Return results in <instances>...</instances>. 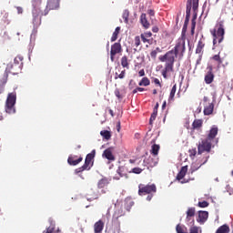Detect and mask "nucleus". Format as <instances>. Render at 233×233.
I'll return each instance as SVG.
<instances>
[{
  "label": "nucleus",
  "mask_w": 233,
  "mask_h": 233,
  "mask_svg": "<svg viewBox=\"0 0 233 233\" xmlns=\"http://www.w3.org/2000/svg\"><path fill=\"white\" fill-rule=\"evenodd\" d=\"M219 132V128H218V126H212L207 137L202 139L198 145V154L201 155L204 152H207L208 154L210 153V150L214 148L213 143L218 145L219 143V138H216V136H218V133Z\"/></svg>",
  "instance_id": "f257e3e1"
},
{
  "label": "nucleus",
  "mask_w": 233,
  "mask_h": 233,
  "mask_svg": "<svg viewBox=\"0 0 233 233\" xmlns=\"http://www.w3.org/2000/svg\"><path fill=\"white\" fill-rule=\"evenodd\" d=\"M177 55L174 50L167 51L165 55L158 57L161 63H166L165 67L162 70V76L164 79H167L168 72H174V63H176Z\"/></svg>",
  "instance_id": "f03ea898"
},
{
  "label": "nucleus",
  "mask_w": 233,
  "mask_h": 233,
  "mask_svg": "<svg viewBox=\"0 0 233 233\" xmlns=\"http://www.w3.org/2000/svg\"><path fill=\"white\" fill-rule=\"evenodd\" d=\"M32 14L34 25L39 26L41 25V17H43V15H48V9L46 8L43 11V9H41V2H39L34 5Z\"/></svg>",
  "instance_id": "7ed1b4c3"
},
{
  "label": "nucleus",
  "mask_w": 233,
  "mask_h": 233,
  "mask_svg": "<svg viewBox=\"0 0 233 233\" xmlns=\"http://www.w3.org/2000/svg\"><path fill=\"white\" fill-rule=\"evenodd\" d=\"M17 101V93L13 92L7 95L5 100V112L6 114H15V103Z\"/></svg>",
  "instance_id": "20e7f679"
},
{
  "label": "nucleus",
  "mask_w": 233,
  "mask_h": 233,
  "mask_svg": "<svg viewBox=\"0 0 233 233\" xmlns=\"http://www.w3.org/2000/svg\"><path fill=\"white\" fill-rule=\"evenodd\" d=\"M94 157H96V149H93L91 153L86 155L84 165L75 170L76 174L90 170V167L94 165Z\"/></svg>",
  "instance_id": "39448f33"
},
{
  "label": "nucleus",
  "mask_w": 233,
  "mask_h": 233,
  "mask_svg": "<svg viewBox=\"0 0 233 233\" xmlns=\"http://www.w3.org/2000/svg\"><path fill=\"white\" fill-rule=\"evenodd\" d=\"M125 210H123V208H120L118 209H116L113 214L112 218V227L114 230H116L117 233L121 232V222L119 221V218H123L125 216Z\"/></svg>",
  "instance_id": "423d86ee"
},
{
  "label": "nucleus",
  "mask_w": 233,
  "mask_h": 233,
  "mask_svg": "<svg viewBox=\"0 0 233 233\" xmlns=\"http://www.w3.org/2000/svg\"><path fill=\"white\" fill-rule=\"evenodd\" d=\"M211 34L213 35V45L216 46L218 43H223V40L225 39V27L223 24H218V29H214L211 31Z\"/></svg>",
  "instance_id": "0eeeda50"
},
{
  "label": "nucleus",
  "mask_w": 233,
  "mask_h": 233,
  "mask_svg": "<svg viewBox=\"0 0 233 233\" xmlns=\"http://www.w3.org/2000/svg\"><path fill=\"white\" fill-rule=\"evenodd\" d=\"M171 50L174 51V54H176L179 59H183V56H185V50H187L185 47V37L182 36L178 38L174 49Z\"/></svg>",
  "instance_id": "6e6552de"
},
{
  "label": "nucleus",
  "mask_w": 233,
  "mask_h": 233,
  "mask_svg": "<svg viewBox=\"0 0 233 233\" xmlns=\"http://www.w3.org/2000/svg\"><path fill=\"white\" fill-rule=\"evenodd\" d=\"M157 187L154 184L152 185H143L139 184L138 186V196H147V194H152V192L156 193Z\"/></svg>",
  "instance_id": "1a4fd4ad"
},
{
  "label": "nucleus",
  "mask_w": 233,
  "mask_h": 233,
  "mask_svg": "<svg viewBox=\"0 0 233 233\" xmlns=\"http://www.w3.org/2000/svg\"><path fill=\"white\" fill-rule=\"evenodd\" d=\"M121 52H123V47L121 46V43L116 42L111 46L110 59L112 63L116 61V56H117V54H121Z\"/></svg>",
  "instance_id": "9d476101"
},
{
  "label": "nucleus",
  "mask_w": 233,
  "mask_h": 233,
  "mask_svg": "<svg viewBox=\"0 0 233 233\" xmlns=\"http://www.w3.org/2000/svg\"><path fill=\"white\" fill-rule=\"evenodd\" d=\"M214 68L212 67V66H209L208 67V72L205 75L204 77V81L206 83V85H212V83H214V72H213Z\"/></svg>",
  "instance_id": "9b49d317"
},
{
  "label": "nucleus",
  "mask_w": 233,
  "mask_h": 233,
  "mask_svg": "<svg viewBox=\"0 0 233 233\" xmlns=\"http://www.w3.org/2000/svg\"><path fill=\"white\" fill-rule=\"evenodd\" d=\"M81 161H83V157H79L77 158V156H76V155H70L67 158V163L71 167H76V165H79V163H81Z\"/></svg>",
  "instance_id": "f8f14e48"
},
{
  "label": "nucleus",
  "mask_w": 233,
  "mask_h": 233,
  "mask_svg": "<svg viewBox=\"0 0 233 233\" xmlns=\"http://www.w3.org/2000/svg\"><path fill=\"white\" fill-rule=\"evenodd\" d=\"M199 8V0H187L186 10L196 12Z\"/></svg>",
  "instance_id": "ddd939ff"
},
{
  "label": "nucleus",
  "mask_w": 233,
  "mask_h": 233,
  "mask_svg": "<svg viewBox=\"0 0 233 233\" xmlns=\"http://www.w3.org/2000/svg\"><path fill=\"white\" fill-rule=\"evenodd\" d=\"M60 0H47L46 9L50 12V10H57L59 8Z\"/></svg>",
  "instance_id": "4468645a"
},
{
  "label": "nucleus",
  "mask_w": 233,
  "mask_h": 233,
  "mask_svg": "<svg viewBox=\"0 0 233 233\" xmlns=\"http://www.w3.org/2000/svg\"><path fill=\"white\" fill-rule=\"evenodd\" d=\"M214 112V103L206 102L204 105V116H211Z\"/></svg>",
  "instance_id": "2eb2a0df"
},
{
  "label": "nucleus",
  "mask_w": 233,
  "mask_h": 233,
  "mask_svg": "<svg viewBox=\"0 0 233 233\" xmlns=\"http://www.w3.org/2000/svg\"><path fill=\"white\" fill-rule=\"evenodd\" d=\"M16 66L15 64H8L6 68H5V72L9 73V74H13V76H17V74H19V72H21V69H16Z\"/></svg>",
  "instance_id": "dca6fc26"
},
{
  "label": "nucleus",
  "mask_w": 233,
  "mask_h": 233,
  "mask_svg": "<svg viewBox=\"0 0 233 233\" xmlns=\"http://www.w3.org/2000/svg\"><path fill=\"white\" fill-rule=\"evenodd\" d=\"M203 48H205V37L202 35L197 45L196 54H200L203 56Z\"/></svg>",
  "instance_id": "f3484780"
},
{
  "label": "nucleus",
  "mask_w": 233,
  "mask_h": 233,
  "mask_svg": "<svg viewBox=\"0 0 233 233\" xmlns=\"http://www.w3.org/2000/svg\"><path fill=\"white\" fill-rule=\"evenodd\" d=\"M103 228H105L103 220H98L94 224V233H103Z\"/></svg>",
  "instance_id": "a211bd4d"
},
{
  "label": "nucleus",
  "mask_w": 233,
  "mask_h": 233,
  "mask_svg": "<svg viewBox=\"0 0 233 233\" xmlns=\"http://www.w3.org/2000/svg\"><path fill=\"white\" fill-rule=\"evenodd\" d=\"M103 157H106L108 161H116V157L112 154V147H108L103 152Z\"/></svg>",
  "instance_id": "6ab92c4d"
},
{
  "label": "nucleus",
  "mask_w": 233,
  "mask_h": 233,
  "mask_svg": "<svg viewBox=\"0 0 233 233\" xmlns=\"http://www.w3.org/2000/svg\"><path fill=\"white\" fill-rule=\"evenodd\" d=\"M141 40L143 43H147L148 45H151L152 39V32H146L140 35Z\"/></svg>",
  "instance_id": "aec40b11"
},
{
  "label": "nucleus",
  "mask_w": 233,
  "mask_h": 233,
  "mask_svg": "<svg viewBox=\"0 0 233 233\" xmlns=\"http://www.w3.org/2000/svg\"><path fill=\"white\" fill-rule=\"evenodd\" d=\"M208 219V211H199L198 212V218L197 221L198 223H205Z\"/></svg>",
  "instance_id": "412c9836"
},
{
  "label": "nucleus",
  "mask_w": 233,
  "mask_h": 233,
  "mask_svg": "<svg viewBox=\"0 0 233 233\" xmlns=\"http://www.w3.org/2000/svg\"><path fill=\"white\" fill-rule=\"evenodd\" d=\"M132 207H134V200L130 198H127L124 200V208L127 210V212H130Z\"/></svg>",
  "instance_id": "4be33fe9"
},
{
  "label": "nucleus",
  "mask_w": 233,
  "mask_h": 233,
  "mask_svg": "<svg viewBox=\"0 0 233 233\" xmlns=\"http://www.w3.org/2000/svg\"><path fill=\"white\" fill-rule=\"evenodd\" d=\"M188 172V166H184L181 167L180 171L177 175V181H181L185 176H187V173Z\"/></svg>",
  "instance_id": "5701e85b"
},
{
  "label": "nucleus",
  "mask_w": 233,
  "mask_h": 233,
  "mask_svg": "<svg viewBox=\"0 0 233 233\" xmlns=\"http://www.w3.org/2000/svg\"><path fill=\"white\" fill-rule=\"evenodd\" d=\"M23 59H24L23 56H17L15 57L13 65H16L15 66L16 70H22V68H23Z\"/></svg>",
  "instance_id": "b1692460"
},
{
  "label": "nucleus",
  "mask_w": 233,
  "mask_h": 233,
  "mask_svg": "<svg viewBox=\"0 0 233 233\" xmlns=\"http://www.w3.org/2000/svg\"><path fill=\"white\" fill-rule=\"evenodd\" d=\"M140 23L142 25V26L147 30V28H150V23L148 22V20L147 19V14L143 13L140 15Z\"/></svg>",
  "instance_id": "393cba45"
},
{
  "label": "nucleus",
  "mask_w": 233,
  "mask_h": 233,
  "mask_svg": "<svg viewBox=\"0 0 233 233\" xmlns=\"http://www.w3.org/2000/svg\"><path fill=\"white\" fill-rule=\"evenodd\" d=\"M119 177H126V179L128 178L127 169L125 166H120L118 169L116 170Z\"/></svg>",
  "instance_id": "a878e982"
},
{
  "label": "nucleus",
  "mask_w": 233,
  "mask_h": 233,
  "mask_svg": "<svg viewBox=\"0 0 233 233\" xmlns=\"http://www.w3.org/2000/svg\"><path fill=\"white\" fill-rule=\"evenodd\" d=\"M120 64L122 68H127L128 70L130 68V60L128 59V56H124L120 59Z\"/></svg>",
  "instance_id": "bb28decb"
},
{
  "label": "nucleus",
  "mask_w": 233,
  "mask_h": 233,
  "mask_svg": "<svg viewBox=\"0 0 233 233\" xmlns=\"http://www.w3.org/2000/svg\"><path fill=\"white\" fill-rule=\"evenodd\" d=\"M203 128V120L195 119L192 123V130H201Z\"/></svg>",
  "instance_id": "cd10ccee"
},
{
  "label": "nucleus",
  "mask_w": 233,
  "mask_h": 233,
  "mask_svg": "<svg viewBox=\"0 0 233 233\" xmlns=\"http://www.w3.org/2000/svg\"><path fill=\"white\" fill-rule=\"evenodd\" d=\"M95 199H99V194L91 189L87 194V201H94Z\"/></svg>",
  "instance_id": "c85d7f7f"
},
{
  "label": "nucleus",
  "mask_w": 233,
  "mask_h": 233,
  "mask_svg": "<svg viewBox=\"0 0 233 233\" xmlns=\"http://www.w3.org/2000/svg\"><path fill=\"white\" fill-rule=\"evenodd\" d=\"M215 233H230V228L228 225L224 224L220 226Z\"/></svg>",
  "instance_id": "c756f323"
},
{
  "label": "nucleus",
  "mask_w": 233,
  "mask_h": 233,
  "mask_svg": "<svg viewBox=\"0 0 233 233\" xmlns=\"http://www.w3.org/2000/svg\"><path fill=\"white\" fill-rule=\"evenodd\" d=\"M110 181L106 177H103L100 179L97 183L98 188H105V187H107L109 185Z\"/></svg>",
  "instance_id": "7c9ffc66"
},
{
  "label": "nucleus",
  "mask_w": 233,
  "mask_h": 233,
  "mask_svg": "<svg viewBox=\"0 0 233 233\" xmlns=\"http://www.w3.org/2000/svg\"><path fill=\"white\" fill-rule=\"evenodd\" d=\"M8 74H10V73L7 71H5L0 76V84L4 85V86H5V85H6L7 81H8Z\"/></svg>",
  "instance_id": "2f4dec72"
},
{
  "label": "nucleus",
  "mask_w": 233,
  "mask_h": 233,
  "mask_svg": "<svg viewBox=\"0 0 233 233\" xmlns=\"http://www.w3.org/2000/svg\"><path fill=\"white\" fill-rule=\"evenodd\" d=\"M100 136H102V137H104V139H106V141H110V139L112 138V133H110V131H108V130L101 131Z\"/></svg>",
  "instance_id": "473e14b6"
},
{
  "label": "nucleus",
  "mask_w": 233,
  "mask_h": 233,
  "mask_svg": "<svg viewBox=\"0 0 233 233\" xmlns=\"http://www.w3.org/2000/svg\"><path fill=\"white\" fill-rule=\"evenodd\" d=\"M120 32H121V27L120 26L116 27V29L111 36L112 43H114V41H117V36L119 35Z\"/></svg>",
  "instance_id": "72a5a7b5"
},
{
  "label": "nucleus",
  "mask_w": 233,
  "mask_h": 233,
  "mask_svg": "<svg viewBox=\"0 0 233 233\" xmlns=\"http://www.w3.org/2000/svg\"><path fill=\"white\" fill-rule=\"evenodd\" d=\"M220 53H218V55H214L211 59L213 61H216V63H218V67L219 68V66H221V65H223V59L221 58V56H219Z\"/></svg>",
  "instance_id": "f704fd0d"
},
{
  "label": "nucleus",
  "mask_w": 233,
  "mask_h": 233,
  "mask_svg": "<svg viewBox=\"0 0 233 233\" xmlns=\"http://www.w3.org/2000/svg\"><path fill=\"white\" fill-rule=\"evenodd\" d=\"M49 223H50V227H48L46 228V233H54V232H56V222H54V220L50 219Z\"/></svg>",
  "instance_id": "c9c22d12"
},
{
  "label": "nucleus",
  "mask_w": 233,
  "mask_h": 233,
  "mask_svg": "<svg viewBox=\"0 0 233 233\" xmlns=\"http://www.w3.org/2000/svg\"><path fill=\"white\" fill-rule=\"evenodd\" d=\"M126 76H127V70L124 69V70L121 71L120 74L117 73V72L115 73V79L116 80H117V79H125Z\"/></svg>",
  "instance_id": "e433bc0d"
},
{
  "label": "nucleus",
  "mask_w": 233,
  "mask_h": 233,
  "mask_svg": "<svg viewBox=\"0 0 233 233\" xmlns=\"http://www.w3.org/2000/svg\"><path fill=\"white\" fill-rule=\"evenodd\" d=\"M159 148H160L159 145L154 144L151 147V154L153 156H157V154H159Z\"/></svg>",
  "instance_id": "4c0bfd02"
},
{
  "label": "nucleus",
  "mask_w": 233,
  "mask_h": 233,
  "mask_svg": "<svg viewBox=\"0 0 233 233\" xmlns=\"http://www.w3.org/2000/svg\"><path fill=\"white\" fill-rule=\"evenodd\" d=\"M138 85L139 86H148L150 85V80L148 77H143Z\"/></svg>",
  "instance_id": "58836bf2"
},
{
  "label": "nucleus",
  "mask_w": 233,
  "mask_h": 233,
  "mask_svg": "<svg viewBox=\"0 0 233 233\" xmlns=\"http://www.w3.org/2000/svg\"><path fill=\"white\" fill-rule=\"evenodd\" d=\"M177 90V86L175 84L173 87L171 88L170 94H169V101L174 100V96H176V91Z\"/></svg>",
  "instance_id": "ea45409f"
},
{
  "label": "nucleus",
  "mask_w": 233,
  "mask_h": 233,
  "mask_svg": "<svg viewBox=\"0 0 233 233\" xmlns=\"http://www.w3.org/2000/svg\"><path fill=\"white\" fill-rule=\"evenodd\" d=\"M122 17H123L125 23L128 24V17H130V11L125 10L122 15Z\"/></svg>",
  "instance_id": "a19ab883"
},
{
  "label": "nucleus",
  "mask_w": 233,
  "mask_h": 233,
  "mask_svg": "<svg viewBox=\"0 0 233 233\" xmlns=\"http://www.w3.org/2000/svg\"><path fill=\"white\" fill-rule=\"evenodd\" d=\"M187 216L194 218V216H196V208H188Z\"/></svg>",
  "instance_id": "79ce46f5"
},
{
  "label": "nucleus",
  "mask_w": 233,
  "mask_h": 233,
  "mask_svg": "<svg viewBox=\"0 0 233 233\" xmlns=\"http://www.w3.org/2000/svg\"><path fill=\"white\" fill-rule=\"evenodd\" d=\"M156 117H157V111L153 109V113L151 114L150 119H149V125H152V123L156 121Z\"/></svg>",
  "instance_id": "37998d69"
},
{
  "label": "nucleus",
  "mask_w": 233,
  "mask_h": 233,
  "mask_svg": "<svg viewBox=\"0 0 233 233\" xmlns=\"http://www.w3.org/2000/svg\"><path fill=\"white\" fill-rule=\"evenodd\" d=\"M190 10L186 9V19H185V25H188L189 21H190Z\"/></svg>",
  "instance_id": "c03bdc74"
},
{
  "label": "nucleus",
  "mask_w": 233,
  "mask_h": 233,
  "mask_svg": "<svg viewBox=\"0 0 233 233\" xmlns=\"http://www.w3.org/2000/svg\"><path fill=\"white\" fill-rule=\"evenodd\" d=\"M134 45L137 48L141 46V36H135Z\"/></svg>",
  "instance_id": "a18cd8bd"
},
{
  "label": "nucleus",
  "mask_w": 233,
  "mask_h": 233,
  "mask_svg": "<svg viewBox=\"0 0 233 233\" xmlns=\"http://www.w3.org/2000/svg\"><path fill=\"white\" fill-rule=\"evenodd\" d=\"M198 9H197L196 11H193L194 15H193V18L191 20V25H196V20L198 19Z\"/></svg>",
  "instance_id": "49530a36"
},
{
  "label": "nucleus",
  "mask_w": 233,
  "mask_h": 233,
  "mask_svg": "<svg viewBox=\"0 0 233 233\" xmlns=\"http://www.w3.org/2000/svg\"><path fill=\"white\" fill-rule=\"evenodd\" d=\"M189 233H199V228L193 226L189 228Z\"/></svg>",
  "instance_id": "de8ad7c7"
},
{
  "label": "nucleus",
  "mask_w": 233,
  "mask_h": 233,
  "mask_svg": "<svg viewBox=\"0 0 233 233\" xmlns=\"http://www.w3.org/2000/svg\"><path fill=\"white\" fill-rule=\"evenodd\" d=\"M198 207L200 208H207V207H208V203L207 201H202V202H198Z\"/></svg>",
  "instance_id": "09e8293b"
},
{
  "label": "nucleus",
  "mask_w": 233,
  "mask_h": 233,
  "mask_svg": "<svg viewBox=\"0 0 233 233\" xmlns=\"http://www.w3.org/2000/svg\"><path fill=\"white\" fill-rule=\"evenodd\" d=\"M202 165H203V164H200L198 167H196V166L192 165V167H191V168H190L191 174H194V172H196V170H199V168H201V166H202Z\"/></svg>",
  "instance_id": "8fccbe9b"
},
{
  "label": "nucleus",
  "mask_w": 233,
  "mask_h": 233,
  "mask_svg": "<svg viewBox=\"0 0 233 233\" xmlns=\"http://www.w3.org/2000/svg\"><path fill=\"white\" fill-rule=\"evenodd\" d=\"M133 174H141L143 172V169L141 167H134L132 169Z\"/></svg>",
  "instance_id": "3c124183"
},
{
  "label": "nucleus",
  "mask_w": 233,
  "mask_h": 233,
  "mask_svg": "<svg viewBox=\"0 0 233 233\" xmlns=\"http://www.w3.org/2000/svg\"><path fill=\"white\" fill-rule=\"evenodd\" d=\"M115 96L116 97H117V99H123V96L121 95V92L119 91V89L115 90Z\"/></svg>",
  "instance_id": "603ef678"
},
{
  "label": "nucleus",
  "mask_w": 233,
  "mask_h": 233,
  "mask_svg": "<svg viewBox=\"0 0 233 233\" xmlns=\"http://www.w3.org/2000/svg\"><path fill=\"white\" fill-rule=\"evenodd\" d=\"M186 221H187V223L194 224V217H188V215H187Z\"/></svg>",
  "instance_id": "864d4df0"
},
{
  "label": "nucleus",
  "mask_w": 233,
  "mask_h": 233,
  "mask_svg": "<svg viewBox=\"0 0 233 233\" xmlns=\"http://www.w3.org/2000/svg\"><path fill=\"white\" fill-rule=\"evenodd\" d=\"M176 231H177V233H185V232H183V228L179 224L177 225Z\"/></svg>",
  "instance_id": "5fc2aeb1"
},
{
  "label": "nucleus",
  "mask_w": 233,
  "mask_h": 233,
  "mask_svg": "<svg viewBox=\"0 0 233 233\" xmlns=\"http://www.w3.org/2000/svg\"><path fill=\"white\" fill-rule=\"evenodd\" d=\"M150 56L152 59H156L157 57V50L151 51Z\"/></svg>",
  "instance_id": "6e6d98bb"
},
{
  "label": "nucleus",
  "mask_w": 233,
  "mask_h": 233,
  "mask_svg": "<svg viewBox=\"0 0 233 233\" xmlns=\"http://www.w3.org/2000/svg\"><path fill=\"white\" fill-rule=\"evenodd\" d=\"M190 156H196L198 154V150L196 148L189 149Z\"/></svg>",
  "instance_id": "4d7b16f0"
},
{
  "label": "nucleus",
  "mask_w": 233,
  "mask_h": 233,
  "mask_svg": "<svg viewBox=\"0 0 233 233\" xmlns=\"http://www.w3.org/2000/svg\"><path fill=\"white\" fill-rule=\"evenodd\" d=\"M147 14H148L151 17H154V15H156V12L154 11V9H148V10H147Z\"/></svg>",
  "instance_id": "13d9d810"
},
{
  "label": "nucleus",
  "mask_w": 233,
  "mask_h": 233,
  "mask_svg": "<svg viewBox=\"0 0 233 233\" xmlns=\"http://www.w3.org/2000/svg\"><path fill=\"white\" fill-rule=\"evenodd\" d=\"M153 83H155V85H158V86L161 88V82L157 78H154Z\"/></svg>",
  "instance_id": "bf43d9fd"
},
{
  "label": "nucleus",
  "mask_w": 233,
  "mask_h": 233,
  "mask_svg": "<svg viewBox=\"0 0 233 233\" xmlns=\"http://www.w3.org/2000/svg\"><path fill=\"white\" fill-rule=\"evenodd\" d=\"M116 131L121 132V121L116 122Z\"/></svg>",
  "instance_id": "052dcab7"
},
{
  "label": "nucleus",
  "mask_w": 233,
  "mask_h": 233,
  "mask_svg": "<svg viewBox=\"0 0 233 233\" xmlns=\"http://www.w3.org/2000/svg\"><path fill=\"white\" fill-rule=\"evenodd\" d=\"M152 32H154V34H157V32H159V27H157V25L153 26Z\"/></svg>",
  "instance_id": "680f3d73"
},
{
  "label": "nucleus",
  "mask_w": 233,
  "mask_h": 233,
  "mask_svg": "<svg viewBox=\"0 0 233 233\" xmlns=\"http://www.w3.org/2000/svg\"><path fill=\"white\" fill-rule=\"evenodd\" d=\"M196 30V24H191V35H194V32Z\"/></svg>",
  "instance_id": "e2e57ef3"
},
{
  "label": "nucleus",
  "mask_w": 233,
  "mask_h": 233,
  "mask_svg": "<svg viewBox=\"0 0 233 233\" xmlns=\"http://www.w3.org/2000/svg\"><path fill=\"white\" fill-rule=\"evenodd\" d=\"M138 76L140 77H143V76H145V69H141L139 72H138Z\"/></svg>",
  "instance_id": "0e129e2a"
},
{
  "label": "nucleus",
  "mask_w": 233,
  "mask_h": 233,
  "mask_svg": "<svg viewBox=\"0 0 233 233\" xmlns=\"http://www.w3.org/2000/svg\"><path fill=\"white\" fill-rule=\"evenodd\" d=\"M16 10H17V14H23V7L18 6L16 7Z\"/></svg>",
  "instance_id": "69168bd1"
},
{
  "label": "nucleus",
  "mask_w": 233,
  "mask_h": 233,
  "mask_svg": "<svg viewBox=\"0 0 233 233\" xmlns=\"http://www.w3.org/2000/svg\"><path fill=\"white\" fill-rule=\"evenodd\" d=\"M3 92H5V86L0 84V94H3Z\"/></svg>",
  "instance_id": "338daca9"
},
{
  "label": "nucleus",
  "mask_w": 233,
  "mask_h": 233,
  "mask_svg": "<svg viewBox=\"0 0 233 233\" xmlns=\"http://www.w3.org/2000/svg\"><path fill=\"white\" fill-rule=\"evenodd\" d=\"M152 198H153V196L149 195V196L147 197V201H152Z\"/></svg>",
  "instance_id": "774afa93"
}]
</instances>
